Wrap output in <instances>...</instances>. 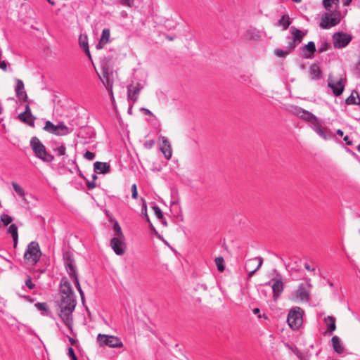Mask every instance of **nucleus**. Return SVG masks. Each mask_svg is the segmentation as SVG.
I'll return each instance as SVG.
<instances>
[{"instance_id": "1", "label": "nucleus", "mask_w": 360, "mask_h": 360, "mask_svg": "<svg viewBox=\"0 0 360 360\" xmlns=\"http://www.w3.org/2000/svg\"><path fill=\"white\" fill-rule=\"evenodd\" d=\"M75 307L76 297L75 295L60 296L59 316L71 333L73 332L72 312L75 311Z\"/></svg>"}, {"instance_id": "2", "label": "nucleus", "mask_w": 360, "mask_h": 360, "mask_svg": "<svg viewBox=\"0 0 360 360\" xmlns=\"http://www.w3.org/2000/svg\"><path fill=\"white\" fill-rule=\"evenodd\" d=\"M310 282V279H306L302 282L297 288L290 293V299L295 302H308L311 287Z\"/></svg>"}, {"instance_id": "3", "label": "nucleus", "mask_w": 360, "mask_h": 360, "mask_svg": "<svg viewBox=\"0 0 360 360\" xmlns=\"http://www.w3.org/2000/svg\"><path fill=\"white\" fill-rule=\"evenodd\" d=\"M98 76L106 89L108 90L111 100L115 102V98L113 94V70L107 63H104L101 67V75L98 73Z\"/></svg>"}, {"instance_id": "4", "label": "nucleus", "mask_w": 360, "mask_h": 360, "mask_svg": "<svg viewBox=\"0 0 360 360\" xmlns=\"http://www.w3.org/2000/svg\"><path fill=\"white\" fill-rule=\"evenodd\" d=\"M41 256V252L39 243L36 241L30 243L24 254L25 262L28 265L33 266L38 262Z\"/></svg>"}, {"instance_id": "5", "label": "nucleus", "mask_w": 360, "mask_h": 360, "mask_svg": "<svg viewBox=\"0 0 360 360\" xmlns=\"http://www.w3.org/2000/svg\"><path fill=\"white\" fill-rule=\"evenodd\" d=\"M30 146L38 158L46 162H51L53 160V156L46 152L45 146L37 137L31 139Z\"/></svg>"}, {"instance_id": "6", "label": "nucleus", "mask_w": 360, "mask_h": 360, "mask_svg": "<svg viewBox=\"0 0 360 360\" xmlns=\"http://www.w3.org/2000/svg\"><path fill=\"white\" fill-rule=\"evenodd\" d=\"M304 311L299 307L292 308L288 314L287 322L294 330H298L303 323Z\"/></svg>"}, {"instance_id": "7", "label": "nucleus", "mask_w": 360, "mask_h": 360, "mask_svg": "<svg viewBox=\"0 0 360 360\" xmlns=\"http://www.w3.org/2000/svg\"><path fill=\"white\" fill-rule=\"evenodd\" d=\"M96 340L100 347L108 346L110 348H121L124 345L120 338L110 335L99 333L97 335Z\"/></svg>"}, {"instance_id": "8", "label": "nucleus", "mask_w": 360, "mask_h": 360, "mask_svg": "<svg viewBox=\"0 0 360 360\" xmlns=\"http://www.w3.org/2000/svg\"><path fill=\"white\" fill-rule=\"evenodd\" d=\"M311 129L324 140H329L334 137L333 132L322 126V122L316 117L314 120L309 123Z\"/></svg>"}, {"instance_id": "9", "label": "nucleus", "mask_w": 360, "mask_h": 360, "mask_svg": "<svg viewBox=\"0 0 360 360\" xmlns=\"http://www.w3.org/2000/svg\"><path fill=\"white\" fill-rule=\"evenodd\" d=\"M290 31L291 36L287 37L288 40L287 48L290 50H293L297 44L302 42L305 33L302 32L295 26H292Z\"/></svg>"}, {"instance_id": "10", "label": "nucleus", "mask_w": 360, "mask_h": 360, "mask_svg": "<svg viewBox=\"0 0 360 360\" xmlns=\"http://www.w3.org/2000/svg\"><path fill=\"white\" fill-rule=\"evenodd\" d=\"M332 38L334 47L336 49H342L350 43L352 39V36L343 32H338L333 35Z\"/></svg>"}, {"instance_id": "11", "label": "nucleus", "mask_w": 360, "mask_h": 360, "mask_svg": "<svg viewBox=\"0 0 360 360\" xmlns=\"http://www.w3.org/2000/svg\"><path fill=\"white\" fill-rule=\"evenodd\" d=\"M110 247L117 255H123L127 249L124 236L113 237L110 240Z\"/></svg>"}, {"instance_id": "12", "label": "nucleus", "mask_w": 360, "mask_h": 360, "mask_svg": "<svg viewBox=\"0 0 360 360\" xmlns=\"http://www.w3.org/2000/svg\"><path fill=\"white\" fill-rule=\"evenodd\" d=\"M340 21L339 15L335 13H325L321 18L320 27L323 29H329L338 25Z\"/></svg>"}, {"instance_id": "13", "label": "nucleus", "mask_w": 360, "mask_h": 360, "mask_svg": "<svg viewBox=\"0 0 360 360\" xmlns=\"http://www.w3.org/2000/svg\"><path fill=\"white\" fill-rule=\"evenodd\" d=\"M263 262V258L261 257H257L247 261L245 264V269L248 273V278L252 277L255 274V273L262 266Z\"/></svg>"}, {"instance_id": "14", "label": "nucleus", "mask_w": 360, "mask_h": 360, "mask_svg": "<svg viewBox=\"0 0 360 360\" xmlns=\"http://www.w3.org/2000/svg\"><path fill=\"white\" fill-rule=\"evenodd\" d=\"M63 262L65 269L68 274H75V273L77 272L75 262L72 252L66 251L63 253Z\"/></svg>"}, {"instance_id": "15", "label": "nucleus", "mask_w": 360, "mask_h": 360, "mask_svg": "<svg viewBox=\"0 0 360 360\" xmlns=\"http://www.w3.org/2000/svg\"><path fill=\"white\" fill-rule=\"evenodd\" d=\"M328 86L333 91L335 96H340L345 89V82L342 78L339 79L338 81H334L330 76L328 81Z\"/></svg>"}, {"instance_id": "16", "label": "nucleus", "mask_w": 360, "mask_h": 360, "mask_svg": "<svg viewBox=\"0 0 360 360\" xmlns=\"http://www.w3.org/2000/svg\"><path fill=\"white\" fill-rule=\"evenodd\" d=\"M19 119L31 127L34 126L35 117L32 115L29 105H25V110L18 115Z\"/></svg>"}, {"instance_id": "17", "label": "nucleus", "mask_w": 360, "mask_h": 360, "mask_svg": "<svg viewBox=\"0 0 360 360\" xmlns=\"http://www.w3.org/2000/svg\"><path fill=\"white\" fill-rule=\"evenodd\" d=\"M160 139L162 140V143L160 146V149L163 154L164 157L167 160H170L172 156V150L171 144L168 140V139L165 136H160Z\"/></svg>"}, {"instance_id": "18", "label": "nucleus", "mask_w": 360, "mask_h": 360, "mask_svg": "<svg viewBox=\"0 0 360 360\" xmlns=\"http://www.w3.org/2000/svg\"><path fill=\"white\" fill-rule=\"evenodd\" d=\"M60 295V296L75 295L71 284L67 278H63L61 279Z\"/></svg>"}, {"instance_id": "19", "label": "nucleus", "mask_w": 360, "mask_h": 360, "mask_svg": "<svg viewBox=\"0 0 360 360\" xmlns=\"http://www.w3.org/2000/svg\"><path fill=\"white\" fill-rule=\"evenodd\" d=\"M94 170L96 174H108L110 172V166L108 162L96 161L94 163Z\"/></svg>"}, {"instance_id": "20", "label": "nucleus", "mask_w": 360, "mask_h": 360, "mask_svg": "<svg viewBox=\"0 0 360 360\" xmlns=\"http://www.w3.org/2000/svg\"><path fill=\"white\" fill-rule=\"evenodd\" d=\"M272 282L271 288L274 293V299L277 300L283 291V283L281 279H275L273 280Z\"/></svg>"}, {"instance_id": "21", "label": "nucleus", "mask_w": 360, "mask_h": 360, "mask_svg": "<svg viewBox=\"0 0 360 360\" xmlns=\"http://www.w3.org/2000/svg\"><path fill=\"white\" fill-rule=\"evenodd\" d=\"M110 32L108 28L103 29L99 42L96 45L98 49H103L104 46L110 41Z\"/></svg>"}, {"instance_id": "22", "label": "nucleus", "mask_w": 360, "mask_h": 360, "mask_svg": "<svg viewBox=\"0 0 360 360\" xmlns=\"http://www.w3.org/2000/svg\"><path fill=\"white\" fill-rule=\"evenodd\" d=\"M79 44L81 48L83 49V51L86 53V54L88 56L89 59L91 58L89 47V43H88V37L86 34H80L79 37Z\"/></svg>"}, {"instance_id": "23", "label": "nucleus", "mask_w": 360, "mask_h": 360, "mask_svg": "<svg viewBox=\"0 0 360 360\" xmlns=\"http://www.w3.org/2000/svg\"><path fill=\"white\" fill-rule=\"evenodd\" d=\"M304 56L306 58H311L314 56V52L316 51V46L314 41H309L307 45L303 46Z\"/></svg>"}, {"instance_id": "24", "label": "nucleus", "mask_w": 360, "mask_h": 360, "mask_svg": "<svg viewBox=\"0 0 360 360\" xmlns=\"http://www.w3.org/2000/svg\"><path fill=\"white\" fill-rule=\"evenodd\" d=\"M309 75L312 79L317 80L321 77L322 71L316 64H311L309 70Z\"/></svg>"}, {"instance_id": "25", "label": "nucleus", "mask_w": 360, "mask_h": 360, "mask_svg": "<svg viewBox=\"0 0 360 360\" xmlns=\"http://www.w3.org/2000/svg\"><path fill=\"white\" fill-rule=\"evenodd\" d=\"M328 333L331 335L336 330L335 318L333 316H328L323 319Z\"/></svg>"}, {"instance_id": "26", "label": "nucleus", "mask_w": 360, "mask_h": 360, "mask_svg": "<svg viewBox=\"0 0 360 360\" xmlns=\"http://www.w3.org/2000/svg\"><path fill=\"white\" fill-rule=\"evenodd\" d=\"M139 92V89L134 88L133 85L127 86V98L129 100L133 101L134 103L138 100Z\"/></svg>"}, {"instance_id": "27", "label": "nucleus", "mask_w": 360, "mask_h": 360, "mask_svg": "<svg viewBox=\"0 0 360 360\" xmlns=\"http://www.w3.org/2000/svg\"><path fill=\"white\" fill-rule=\"evenodd\" d=\"M297 114L300 117V118L309 123L311 122L314 119L316 118V116L313 113L304 109H299Z\"/></svg>"}, {"instance_id": "28", "label": "nucleus", "mask_w": 360, "mask_h": 360, "mask_svg": "<svg viewBox=\"0 0 360 360\" xmlns=\"http://www.w3.org/2000/svg\"><path fill=\"white\" fill-rule=\"evenodd\" d=\"M8 232L11 236L13 240L14 246L15 247L18 240V227L15 224H12L8 228Z\"/></svg>"}, {"instance_id": "29", "label": "nucleus", "mask_w": 360, "mask_h": 360, "mask_svg": "<svg viewBox=\"0 0 360 360\" xmlns=\"http://www.w3.org/2000/svg\"><path fill=\"white\" fill-rule=\"evenodd\" d=\"M360 102V98H359V96L357 93V91H353L350 96L347 98V99L345 100V103L347 104V105H356V104H359Z\"/></svg>"}, {"instance_id": "30", "label": "nucleus", "mask_w": 360, "mask_h": 360, "mask_svg": "<svg viewBox=\"0 0 360 360\" xmlns=\"http://www.w3.org/2000/svg\"><path fill=\"white\" fill-rule=\"evenodd\" d=\"M332 346L335 352L341 353L343 351L341 340L339 337L333 336L331 339Z\"/></svg>"}, {"instance_id": "31", "label": "nucleus", "mask_w": 360, "mask_h": 360, "mask_svg": "<svg viewBox=\"0 0 360 360\" xmlns=\"http://www.w3.org/2000/svg\"><path fill=\"white\" fill-rule=\"evenodd\" d=\"M290 18L288 15H283L278 21L277 25L282 27L283 30H287L290 25Z\"/></svg>"}, {"instance_id": "32", "label": "nucleus", "mask_w": 360, "mask_h": 360, "mask_svg": "<svg viewBox=\"0 0 360 360\" xmlns=\"http://www.w3.org/2000/svg\"><path fill=\"white\" fill-rule=\"evenodd\" d=\"M330 47V43L327 41H321L318 44V52L323 53L326 51Z\"/></svg>"}, {"instance_id": "33", "label": "nucleus", "mask_w": 360, "mask_h": 360, "mask_svg": "<svg viewBox=\"0 0 360 360\" xmlns=\"http://www.w3.org/2000/svg\"><path fill=\"white\" fill-rule=\"evenodd\" d=\"M15 193L20 197H23L25 195L24 189L16 182L13 181L11 183Z\"/></svg>"}, {"instance_id": "34", "label": "nucleus", "mask_w": 360, "mask_h": 360, "mask_svg": "<svg viewBox=\"0 0 360 360\" xmlns=\"http://www.w3.org/2000/svg\"><path fill=\"white\" fill-rule=\"evenodd\" d=\"M291 51L292 50H290L288 48H287V50H283V49H276L274 51V53L278 57L284 58L287 55H288Z\"/></svg>"}, {"instance_id": "35", "label": "nucleus", "mask_w": 360, "mask_h": 360, "mask_svg": "<svg viewBox=\"0 0 360 360\" xmlns=\"http://www.w3.org/2000/svg\"><path fill=\"white\" fill-rule=\"evenodd\" d=\"M224 259L221 257H217L215 259V264L217 266V269L219 271H223L224 270Z\"/></svg>"}, {"instance_id": "36", "label": "nucleus", "mask_w": 360, "mask_h": 360, "mask_svg": "<svg viewBox=\"0 0 360 360\" xmlns=\"http://www.w3.org/2000/svg\"><path fill=\"white\" fill-rule=\"evenodd\" d=\"M35 307L39 310V311H41L42 312H48L49 311V309L47 307V304L45 302H37L35 304H34Z\"/></svg>"}, {"instance_id": "37", "label": "nucleus", "mask_w": 360, "mask_h": 360, "mask_svg": "<svg viewBox=\"0 0 360 360\" xmlns=\"http://www.w3.org/2000/svg\"><path fill=\"white\" fill-rule=\"evenodd\" d=\"M17 97L19 98V100L25 101L27 99V95L26 91H25V89L23 90H21L20 91L15 92Z\"/></svg>"}, {"instance_id": "38", "label": "nucleus", "mask_w": 360, "mask_h": 360, "mask_svg": "<svg viewBox=\"0 0 360 360\" xmlns=\"http://www.w3.org/2000/svg\"><path fill=\"white\" fill-rule=\"evenodd\" d=\"M58 127H59L58 132H60L63 134H58V136H64V135L69 134V132H70L69 129L63 124H59Z\"/></svg>"}, {"instance_id": "39", "label": "nucleus", "mask_w": 360, "mask_h": 360, "mask_svg": "<svg viewBox=\"0 0 360 360\" xmlns=\"http://www.w3.org/2000/svg\"><path fill=\"white\" fill-rule=\"evenodd\" d=\"M1 221L4 224V225L7 226L12 222L13 219L9 215L3 214L1 216Z\"/></svg>"}, {"instance_id": "40", "label": "nucleus", "mask_w": 360, "mask_h": 360, "mask_svg": "<svg viewBox=\"0 0 360 360\" xmlns=\"http://www.w3.org/2000/svg\"><path fill=\"white\" fill-rule=\"evenodd\" d=\"M54 151L58 156H63L65 155L66 148L64 146H60L56 148Z\"/></svg>"}, {"instance_id": "41", "label": "nucleus", "mask_w": 360, "mask_h": 360, "mask_svg": "<svg viewBox=\"0 0 360 360\" xmlns=\"http://www.w3.org/2000/svg\"><path fill=\"white\" fill-rule=\"evenodd\" d=\"M141 212H142V214H143L144 218L146 219V220L150 224V225L151 226H153V225H152V224L150 222V220L149 219V217H148V215L147 214V205H146V203H143L142 205Z\"/></svg>"}, {"instance_id": "42", "label": "nucleus", "mask_w": 360, "mask_h": 360, "mask_svg": "<svg viewBox=\"0 0 360 360\" xmlns=\"http://www.w3.org/2000/svg\"><path fill=\"white\" fill-rule=\"evenodd\" d=\"M55 126L56 125L51 121H46L45 123V126L44 127V129L51 134V132L53 131Z\"/></svg>"}, {"instance_id": "43", "label": "nucleus", "mask_w": 360, "mask_h": 360, "mask_svg": "<svg viewBox=\"0 0 360 360\" xmlns=\"http://www.w3.org/2000/svg\"><path fill=\"white\" fill-rule=\"evenodd\" d=\"M70 277L73 279L74 283L77 288V290H79V288H82L79 284V278H78V274L77 272L75 273V274H69Z\"/></svg>"}, {"instance_id": "44", "label": "nucleus", "mask_w": 360, "mask_h": 360, "mask_svg": "<svg viewBox=\"0 0 360 360\" xmlns=\"http://www.w3.org/2000/svg\"><path fill=\"white\" fill-rule=\"evenodd\" d=\"M70 277L73 279L74 283L77 288V290H79V288H82L79 284V278H78V274L77 272L75 273V274H69Z\"/></svg>"}, {"instance_id": "45", "label": "nucleus", "mask_w": 360, "mask_h": 360, "mask_svg": "<svg viewBox=\"0 0 360 360\" xmlns=\"http://www.w3.org/2000/svg\"><path fill=\"white\" fill-rule=\"evenodd\" d=\"M153 211L155 212V214L156 215V217L158 219H162L163 218V214H162V210H161V209L160 208L159 206L154 205L153 207Z\"/></svg>"}, {"instance_id": "46", "label": "nucleus", "mask_w": 360, "mask_h": 360, "mask_svg": "<svg viewBox=\"0 0 360 360\" xmlns=\"http://www.w3.org/2000/svg\"><path fill=\"white\" fill-rule=\"evenodd\" d=\"M25 89L24 83L22 80L17 79H16V85L15 88V91H20L21 90H23Z\"/></svg>"}, {"instance_id": "47", "label": "nucleus", "mask_w": 360, "mask_h": 360, "mask_svg": "<svg viewBox=\"0 0 360 360\" xmlns=\"http://www.w3.org/2000/svg\"><path fill=\"white\" fill-rule=\"evenodd\" d=\"M68 355L71 359V360H77V357L75 354L74 349L71 347L68 348Z\"/></svg>"}, {"instance_id": "48", "label": "nucleus", "mask_w": 360, "mask_h": 360, "mask_svg": "<svg viewBox=\"0 0 360 360\" xmlns=\"http://www.w3.org/2000/svg\"><path fill=\"white\" fill-rule=\"evenodd\" d=\"M113 229L117 233V237L124 236V234H123V233L122 231L121 227H120V226L119 225V224L117 222L115 223L114 226H113Z\"/></svg>"}, {"instance_id": "49", "label": "nucleus", "mask_w": 360, "mask_h": 360, "mask_svg": "<svg viewBox=\"0 0 360 360\" xmlns=\"http://www.w3.org/2000/svg\"><path fill=\"white\" fill-rule=\"evenodd\" d=\"M131 197L134 199H137L138 198V191H137V186L135 184L131 185Z\"/></svg>"}, {"instance_id": "50", "label": "nucleus", "mask_w": 360, "mask_h": 360, "mask_svg": "<svg viewBox=\"0 0 360 360\" xmlns=\"http://www.w3.org/2000/svg\"><path fill=\"white\" fill-rule=\"evenodd\" d=\"M124 6L131 7L134 4V0H118Z\"/></svg>"}, {"instance_id": "51", "label": "nucleus", "mask_w": 360, "mask_h": 360, "mask_svg": "<svg viewBox=\"0 0 360 360\" xmlns=\"http://www.w3.org/2000/svg\"><path fill=\"white\" fill-rule=\"evenodd\" d=\"M84 157L89 160H92L95 158V154L93 152H91L89 150H86L85 153L84 154Z\"/></svg>"}, {"instance_id": "52", "label": "nucleus", "mask_w": 360, "mask_h": 360, "mask_svg": "<svg viewBox=\"0 0 360 360\" xmlns=\"http://www.w3.org/2000/svg\"><path fill=\"white\" fill-rule=\"evenodd\" d=\"M25 285L30 290L33 289L35 286V285L32 283V279L30 276H28L27 278L26 279Z\"/></svg>"}, {"instance_id": "53", "label": "nucleus", "mask_w": 360, "mask_h": 360, "mask_svg": "<svg viewBox=\"0 0 360 360\" xmlns=\"http://www.w3.org/2000/svg\"><path fill=\"white\" fill-rule=\"evenodd\" d=\"M155 140H148L145 142L144 146L146 148L150 149L155 145Z\"/></svg>"}, {"instance_id": "54", "label": "nucleus", "mask_w": 360, "mask_h": 360, "mask_svg": "<svg viewBox=\"0 0 360 360\" xmlns=\"http://www.w3.org/2000/svg\"><path fill=\"white\" fill-rule=\"evenodd\" d=\"M86 186H87L88 189L92 190V189L96 188V184L94 181H86Z\"/></svg>"}, {"instance_id": "55", "label": "nucleus", "mask_w": 360, "mask_h": 360, "mask_svg": "<svg viewBox=\"0 0 360 360\" xmlns=\"http://www.w3.org/2000/svg\"><path fill=\"white\" fill-rule=\"evenodd\" d=\"M151 170L154 172H160L162 170V167L160 165L153 164V167L151 168Z\"/></svg>"}, {"instance_id": "56", "label": "nucleus", "mask_w": 360, "mask_h": 360, "mask_svg": "<svg viewBox=\"0 0 360 360\" xmlns=\"http://www.w3.org/2000/svg\"><path fill=\"white\" fill-rule=\"evenodd\" d=\"M0 68L4 71L7 70V63L5 60L0 61Z\"/></svg>"}, {"instance_id": "57", "label": "nucleus", "mask_w": 360, "mask_h": 360, "mask_svg": "<svg viewBox=\"0 0 360 360\" xmlns=\"http://www.w3.org/2000/svg\"><path fill=\"white\" fill-rule=\"evenodd\" d=\"M58 129H59L58 124L56 125L53 129V131L51 132V134H54V135H57V136H58V134H61L62 133L58 132Z\"/></svg>"}, {"instance_id": "58", "label": "nucleus", "mask_w": 360, "mask_h": 360, "mask_svg": "<svg viewBox=\"0 0 360 360\" xmlns=\"http://www.w3.org/2000/svg\"><path fill=\"white\" fill-rule=\"evenodd\" d=\"M141 110L146 114V115H153V113L152 112L148 109V108H141Z\"/></svg>"}, {"instance_id": "59", "label": "nucleus", "mask_w": 360, "mask_h": 360, "mask_svg": "<svg viewBox=\"0 0 360 360\" xmlns=\"http://www.w3.org/2000/svg\"><path fill=\"white\" fill-rule=\"evenodd\" d=\"M344 141L346 142L347 145H348V146H352V142L349 140L348 136H344Z\"/></svg>"}, {"instance_id": "60", "label": "nucleus", "mask_w": 360, "mask_h": 360, "mask_svg": "<svg viewBox=\"0 0 360 360\" xmlns=\"http://www.w3.org/2000/svg\"><path fill=\"white\" fill-rule=\"evenodd\" d=\"M352 1V0H342V5L344 6H349V4H351Z\"/></svg>"}, {"instance_id": "61", "label": "nucleus", "mask_w": 360, "mask_h": 360, "mask_svg": "<svg viewBox=\"0 0 360 360\" xmlns=\"http://www.w3.org/2000/svg\"><path fill=\"white\" fill-rule=\"evenodd\" d=\"M304 268L308 270V271H315V269L314 268H311L309 264L306 263L304 264Z\"/></svg>"}, {"instance_id": "62", "label": "nucleus", "mask_w": 360, "mask_h": 360, "mask_svg": "<svg viewBox=\"0 0 360 360\" xmlns=\"http://www.w3.org/2000/svg\"><path fill=\"white\" fill-rule=\"evenodd\" d=\"M68 340H69L70 343L72 345H74L76 343V340H75L73 338H71L70 336H68Z\"/></svg>"}, {"instance_id": "63", "label": "nucleus", "mask_w": 360, "mask_h": 360, "mask_svg": "<svg viewBox=\"0 0 360 360\" xmlns=\"http://www.w3.org/2000/svg\"><path fill=\"white\" fill-rule=\"evenodd\" d=\"M252 312L254 314H259V312H260V309L259 308H255L253 310H252ZM259 318H260V315H258Z\"/></svg>"}, {"instance_id": "64", "label": "nucleus", "mask_w": 360, "mask_h": 360, "mask_svg": "<svg viewBox=\"0 0 360 360\" xmlns=\"http://www.w3.org/2000/svg\"><path fill=\"white\" fill-rule=\"evenodd\" d=\"M134 88L139 89V91H141L143 89V86L140 83H136L135 86H134Z\"/></svg>"}]
</instances>
